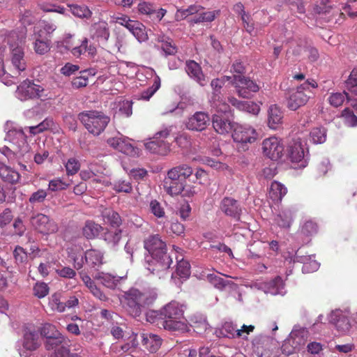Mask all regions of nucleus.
<instances>
[{"mask_svg":"<svg viewBox=\"0 0 357 357\" xmlns=\"http://www.w3.org/2000/svg\"><path fill=\"white\" fill-rule=\"evenodd\" d=\"M144 247L153 258V266L148 267L152 274L168 269L172 259L167 253V245L158 234L150 235L144 241Z\"/></svg>","mask_w":357,"mask_h":357,"instance_id":"f257e3e1","label":"nucleus"},{"mask_svg":"<svg viewBox=\"0 0 357 357\" xmlns=\"http://www.w3.org/2000/svg\"><path fill=\"white\" fill-rule=\"evenodd\" d=\"M157 296L155 291L152 289L140 291L136 288H131L124 292L121 302L129 314L136 318L141 315L146 305L153 303Z\"/></svg>","mask_w":357,"mask_h":357,"instance_id":"f03ea898","label":"nucleus"},{"mask_svg":"<svg viewBox=\"0 0 357 357\" xmlns=\"http://www.w3.org/2000/svg\"><path fill=\"white\" fill-rule=\"evenodd\" d=\"M192 174V169L187 165H182L172 168L167 172L164 180L165 190L170 195L190 196L191 191H188L185 184L187 178Z\"/></svg>","mask_w":357,"mask_h":357,"instance_id":"7ed1b4c3","label":"nucleus"},{"mask_svg":"<svg viewBox=\"0 0 357 357\" xmlns=\"http://www.w3.org/2000/svg\"><path fill=\"white\" fill-rule=\"evenodd\" d=\"M318 84L313 79H307L304 83L289 91L286 96L287 107L296 111L305 105L310 98L314 96L312 89H316Z\"/></svg>","mask_w":357,"mask_h":357,"instance_id":"20e7f679","label":"nucleus"},{"mask_svg":"<svg viewBox=\"0 0 357 357\" xmlns=\"http://www.w3.org/2000/svg\"><path fill=\"white\" fill-rule=\"evenodd\" d=\"M164 320L162 321V326L170 331L185 332L187 331V325L180 321L183 317V309L176 301H171L161 308Z\"/></svg>","mask_w":357,"mask_h":357,"instance_id":"39448f33","label":"nucleus"},{"mask_svg":"<svg viewBox=\"0 0 357 357\" xmlns=\"http://www.w3.org/2000/svg\"><path fill=\"white\" fill-rule=\"evenodd\" d=\"M84 128L93 135L102 132L110 121V118L101 111H83L77 116Z\"/></svg>","mask_w":357,"mask_h":357,"instance_id":"423d86ee","label":"nucleus"},{"mask_svg":"<svg viewBox=\"0 0 357 357\" xmlns=\"http://www.w3.org/2000/svg\"><path fill=\"white\" fill-rule=\"evenodd\" d=\"M130 141L129 138L119 133L116 137L108 138L107 143L110 147L126 155L132 157L137 156L139 153V149L134 146Z\"/></svg>","mask_w":357,"mask_h":357,"instance_id":"0eeeda50","label":"nucleus"},{"mask_svg":"<svg viewBox=\"0 0 357 357\" xmlns=\"http://www.w3.org/2000/svg\"><path fill=\"white\" fill-rule=\"evenodd\" d=\"M234 86L236 93L243 98H251L259 90V86L253 80L243 75L234 78Z\"/></svg>","mask_w":357,"mask_h":357,"instance_id":"6e6552de","label":"nucleus"},{"mask_svg":"<svg viewBox=\"0 0 357 357\" xmlns=\"http://www.w3.org/2000/svg\"><path fill=\"white\" fill-rule=\"evenodd\" d=\"M223 86L222 79L220 78H215L211 80V86L212 88V95L210 101L212 107L215 108L218 112L226 113L229 109V105L226 103L222 98L221 89Z\"/></svg>","mask_w":357,"mask_h":357,"instance_id":"1a4fd4ad","label":"nucleus"},{"mask_svg":"<svg viewBox=\"0 0 357 357\" xmlns=\"http://www.w3.org/2000/svg\"><path fill=\"white\" fill-rule=\"evenodd\" d=\"M287 155L292 162L300 163L301 167L307 164L308 151L301 141H294L289 145Z\"/></svg>","mask_w":357,"mask_h":357,"instance_id":"9d476101","label":"nucleus"},{"mask_svg":"<svg viewBox=\"0 0 357 357\" xmlns=\"http://www.w3.org/2000/svg\"><path fill=\"white\" fill-rule=\"evenodd\" d=\"M31 223L37 231L44 235L54 234L59 229L57 224L53 220L43 213H38L33 217Z\"/></svg>","mask_w":357,"mask_h":357,"instance_id":"9b49d317","label":"nucleus"},{"mask_svg":"<svg viewBox=\"0 0 357 357\" xmlns=\"http://www.w3.org/2000/svg\"><path fill=\"white\" fill-rule=\"evenodd\" d=\"M262 149L266 156L272 160H278L283 155L284 146L278 138L271 137L263 141Z\"/></svg>","mask_w":357,"mask_h":357,"instance_id":"f8f14e48","label":"nucleus"},{"mask_svg":"<svg viewBox=\"0 0 357 357\" xmlns=\"http://www.w3.org/2000/svg\"><path fill=\"white\" fill-rule=\"evenodd\" d=\"M255 353L257 357H278V349L269 343L266 337H257L252 342Z\"/></svg>","mask_w":357,"mask_h":357,"instance_id":"ddd939ff","label":"nucleus"},{"mask_svg":"<svg viewBox=\"0 0 357 357\" xmlns=\"http://www.w3.org/2000/svg\"><path fill=\"white\" fill-rule=\"evenodd\" d=\"M43 91L41 86L26 79L17 87V93L20 100H26L40 98Z\"/></svg>","mask_w":357,"mask_h":357,"instance_id":"4468645a","label":"nucleus"},{"mask_svg":"<svg viewBox=\"0 0 357 357\" xmlns=\"http://www.w3.org/2000/svg\"><path fill=\"white\" fill-rule=\"evenodd\" d=\"M23 348L29 351L37 350L41 345V337L39 331L34 327H26L23 330L22 338Z\"/></svg>","mask_w":357,"mask_h":357,"instance_id":"2eb2a0df","label":"nucleus"},{"mask_svg":"<svg viewBox=\"0 0 357 357\" xmlns=\"http://www.w3.org/2000/svg\"><path fill=\"white\" fill-rule=\"evenodd\" d=\"M210 120L208 113L197 112L187 119L185 128L189 130L202 132L208 127Z\"/></svg>","mask_w":357,"mask_h":357,"instance_id":"dca6fc26","label":"nucleus"},{"mask_svg":"<svg viewBox=\"0 0 357 357\" xmlns=\"http://www.w3.org/2000/svg\"><path fill=\"white\" fill-rule=\"evenodd\" d=\"M330 321L342 333H348L351 328L349 312L340 310H335L331 312Z\"/></svg>","mask_w":357,"mask_h":357,"instance_id":"f3484780","label":"nucleus"},{"mask_svg":"<svg viewBox=\"0 0 357 357\" xmlns=\"http://www.w3.org/2000/svg\"><path fill=\"white\" fill-rule=\"evenodd\" d=\"M257 137L255 130L250 126H237L234 128L232 138L237 143L251 144L255 142Z\"/></svg>","mask_w":357,"mask_h":357,"instance_id":"a211bd4d","label":"nucleus"},{"mask_svg":"<svg viewBox=\"0 0 357 357\" xmlns=\"http://www.w3.org/2000/svg\"><path fill=\"white\" fill-rule=\"evenodd\" d=\"M220 208L227 216L240 221L242 208L237 200L231 197H224L220 202Z\"/></svg>","mask_w":357,"mask_h":357,"instance_id":"6ab92c4d","label":"nucleus"},{"mask_svg":"<svg viewBox=\"0 0 357 357\" xmlns=\"http://www.w3.org/2000/svg\"><path fill=\"white\" fill-rule=\"evenodd\" d=\"M138 12L148 16L153 22H160L166 14V10L157 8L153 4L142 1L137 6Z\"/></svg>","mask_w":357,"mask_h":357,"instance_id":"aec40b11","label":"nucleus"},{"mask_svg":"<svg viewBox=\"0 0 357 357\" xmlns=\"http://www.w3.org/2000/svg\"><path fill=\"white\" fill-rule=\"evenodd\" d=\"M6 139L10 145L25 151L27 147L26 137L21 128H13L7 132Z\"/></svg>","mask_w":357,"mask_h":357,"instance_id":"412c9836","label":"nucleus"},{"mask_svg":"<svg viewBox=\"0 0 357 357\" xmlns=\"http://www.w3.org/2000/svg\"><path fill=\"white\" fill-rule=\"evenodd\" d=\"M10 60L13 66L18 71L22 72L26 68L24 49L20 45H10Z\"/></svg>","mask_w":357,"mask_h":357,"instance_id":"4be33fe9","label":"nucleus"},{"mask_svg":"<svg viewBox=\"0 0 357 357\" xmlns=\"http://www.w3.org/2000/svg\"><path fill=\"white\" fill-rule=\"evenodd\" d=\"M185 69L190 77L194 79L199 85L204 86L207 84V80L202 72L201 66L195 61H187L185 62Z\"/></svg>","mask_w":357,"mask_h":357,"instance_id":"5701e85b","label":"nucleus"},{"mask_svg":"<svg viewBox=\"0 0 357 357\" xmlns=\"http://www.w3.org/2000/svg\"><path fill=\"white\" fill-rule=\"evenodd\" d=\"M212 124L215 130L221 135L227 134L234 128V122L221 114H214L213 116Z\"/></svg>","mask_w":357,"mask_h":357,"instance_id":"b1692460","label":"nucleus"},{"mask_svg":"<svg viewBox=\"0 0 357 357\" xmlns=\"http://www.w3.org/2000/svg\"><path fill=\"white\" fill-rule=\"evenodd\" d=\"M228 101L238 109L253 115H257L260 111L259 105L252 101H241L234 97H229Z\"/></svg>","mask_w":357,"mask_h":357,"instance_id":"393cba45","label":"nucleus"},{"mask_svg":"<svg viewBox=\"0 0 357 357\" xmlns=\"http://www.w3.org/2000/svg\"><path fill=\"white\" fill-rule=\"evenodd\" d=\"M142 344L144 348L151 353H155L162 344L161 337L151 333H142Z\"/></svg>","mask_w":357,"mask_h":357,"instance_id":"a878e982","label":"nucleus"},{"mask_svg":"<svg viewBox=\"0 0 357 357\" xmlns=\"http://www.w3.org/2000/svg\"><path fill=\"white\" fill-rule=\"evenodd\" d=\"M145 147L153 153L167 155L170 151V145L163 139H153L145 143Z\"/></svg>","mask_w":357,"mask_h":357,"instance_id":"bb28decb","label":"nucleus"},{"mask_svg":"<svg viewBox=\"0 0 357 357\" xmlns=\"http://www.w3.org/2000/svg\"><path fill=\"white\" fill-rule=\"evenodd\" d=\"M296 217V210L294 208H282L277 217L275 222L282 228H289Z\"/></svg>","mask_w":357,"mask_h":357,"instance_id":"cd10ccee","label":"nucleus"},{"mask_svg":"<svg viewBox=\"0 0 357 357\" xmlns=\"http://www.w3.org/2000/svg\"><path fill=\"white\" fill-rule=\"evenodd\" d=\"M102 253L94 249L88 250L84 254V260L91 270L97 271L102 264Z\"/></svg>","mask_w":357,"mask_h":357,"instance_id":"c85d7f7f","label":"nucleus"},{"mask_svg":"<svg viewBox=\"0 0 357 357\" xmlns=\"http://www.w3.org/2000/svg\"><path fill=\"white\" fill-rule=\"evenodd\" d=\"M268 125L271 129L278 128L283 121V112L276 105L270 106L268 111Z\"/></svg>","mask_w":357,"mask_h":357,"instance_id":"c756f323","label":"nucleus"},{"mask_svg":"<svg viewBox=\"0 0 357 357\" xmlns=\"http://www.w3.org/2000/svg\"><path fill=\"white\" fill-rule=\"evenodd\" d=\"M0 178L6 183L15 184L20 180V174L10 166L0 162Z\"/></svg>","mask_w":357,"mask_h":357,"instance_id":"7c9ffc66","label":"nucleus"},{"mask_svg":"<svg viewBox=\"0 0 357 357\" xmlns=\"http://www.w3.org/2000/svg\"><path fill=\"white\" fill-rule=\"evenodd\" d=\"M104 230L103 227L93 220H86L82 227V235L87 239L96 238Z\"/></svg>","mask_w":357,"mask_h":357,"instance_id":"2f4dec72","label":"nucleus"},{"mask_svg":"<svg viewBox=\"0 0 357 357\" xmlns=\"http://www.w3.org/2000/svg\"><path fill=\"white\" fill-rule=\"evenodd\" d=\"M91 31L93 33V36L98 40L107 41L109 37V31L108 24L105 21H100L94 23L91 26Z\"/></svg>","mask_w":357,"mask_h":357,"instance_id":"473e14b6","label":"nucleus"},{"mask_svg":"<svg viewBox=\"0 0 357 357\" xmlns=\"http://www.w3.org/2000/svg\"><path fill=\"white\" fill-rule=\"evenodd\" d=\"M287 192V189L282 183L276 181L271 183L268 194L269 197L273 200V202H281Z\"/></svg>","mask_w":357,"mask_h":357,"instance_id":"72a5a7b5","label":"nucleus"},{"mask_svg":"<svg viewBox=\"0 0 357 357\" xmlns=\"http://www.w3.org/2000/svg\"><path fill=\"white\" fill-rule=\"evenodd\" d=\"M308 337V331L305 328H297L295 327L289 335V339L292 340V342L298 349L307 342Z\"/></svg>","mask_w":357,"mask_h":357,"instance_id":"f704fd0d","label":"nucleus"},{"mask_svg":"<svg viewBox=\"0 0 357 357\" xmlns=\"http://www.w3.org/2000/svg\"><path fill=\"white\" fill-rule=\"evenodd\" d=\"M190 321L194 331L199 334L206 332L209 327L206 317L202 314H193L190 317Z\"/></svg>","mask_w":357,"mask_h":357,"instance_id":"c9c22d12","label":"nucleus"},{"mask_svg":"<svg viewBox=\"0 0 357 357\" xmlns=\"http://www.w3.org/2000/svg\"><path fill=\"white\" fill-rule=\"evenodd\" d=\"M23 151L12 145L10 146H3L0 148V153L5 155L8 162L11 163L21 160L23 156Z\"/></svg>","mask_w":357,"mask_h":357,"instance_id":"e433bc0d","label":"nucleus"},{"mask_svg":"<svg viewBox=\"0 0 357 357\" xmlns=\"http://www.w3.org/2000/svg\"><path fill=\"white\" fill-rule=\"evenodd\" d=\"M94 278L100 282L105 287L109 289H114L119 281V277L105 273H97Z\"/></svg>","mask_w":357,"mask_h":357,"instance_id":"4c0bfd02","label":"nucleus"},{"mask_svg":"<svg viewBox=\"0 0 357 357\" xmlns=\"http://www.w3.org/2000/svg\"><path fill=\"white\" fill-rule=\"evenodd\" d=\"M128 30L139 42H144L148 40V35L145 30V26L138 21H134L130 24Z\"/></svg>","mask_w":357,"mask_h":357,"instance_id":"58836bf2","label":"nucleus"},{"mask_svg":"<svg viewBox=\"0 0 357 357\" xmlns=\"http://www.w3.org/2000/svg\"><path fill=\"white\" fill-rule=\"evenodd\" d=\"M121 229L119 228L107 229L103 233V239L107 244L111 245L112 246H115L119 243L121 238Z\"/></svg>","mask_w":357,"mask_h":357,"instance_id":"ea45409f","label":"nucleus"},{"mask_svg":"<svg viewBox=\"0 0 357 357\" xmlns=\"http://www.w3.org/2000/svg\"><path fill=\"white\" fill-rule=\"evenodd\" d=\"M102 216L103 219L109 222L112 227H119L122 220L121 216L116 211L110 208H105L102 211Z\"/></svg>","mask_w":357,"mask_h":357,"instance_id":"a19ab883","label":"nucleus"},{"mask_svg":"<svg viewBox=\"0 0 357 357\" xmlns=\"http://www.w3.org/2000/svg\"><path fill=\"white\" fill-rule=\"evenodd\" d=\"M220 334L228 338L241 337L240 329H237L232 322H225L220 330Z\"/></svg>","mask_w":357,"mask_h":357,"instance_id":"79ce46f5","label":"nucleus"},{"mask_svg":"<svg viewBox=\"0 0 357 357\" xmlns=\"http://www.w3.org/2000/svg\"><path fill=\"white\" fill-rule=\"evenodd\" d=\"M158 41L161 43V49L165 56L174 55L177 52L176 46L169 38L159 37Z\"/></svg>","mask_w":357,"mask_h":357,"instance_id":"37998d69","label":"nucleus"},{"mask_svg":"<svg viewBox=\"0 0 357 357\" xmlns=\"http://www.w3.org/2000/svg\"><path fill=\"white\" fill-rule=\"evenodd\" d=\"M62 345L67 346L66 340L64 336L61 333L58 335L53 336V337L46 340L45 347L47 350H54V351L60 348Z\"/></svg>","mask_w":357,"mask_h":357,"instance_id":"c03bdc74","label":"nucleus"},{"mask_svg":"<svg viewBox=\"0 0 357 357\" xmlns=\"http://www.w3.org/2000/svg\"><path fill=\"white\" fill-rule=\"evenodd\" d=\"M310 139L312 143L323 144L326 140V130L324 127H316L310 133Z\"/></svg>","mask_w":357,"mask_h":357,"instance_id":"a18cd8bd","label":"nucleus"},{"mask_svg":"<svg viewBox=\"0 0 357 357\" xmlns=\"http://www.w3.org/2000/svg\"><path fill=\"white\" fill-rule=\"evenodd\" d=\"M190 275V265L188 261L181 260L177 263L176 269L172 274V278L175 275L184 280L189 278Z\"/></svg>","mask_w":357,"mask_h":357,"instance_id":"49530a36","label":"nucleus"},{"mask_svg":"<svg viewBox=\"0 0 357 357\" xmlns=\"http://www.w3.org/2000/svg\"><path fill=\"white\" fill-rule=\"evenodd\" d=\"M69 7L73 15L76 17L86 19L91 17L92 12L85 5L71 4Z\"/></svg>","mask_w":357,"mask_h":357,"instance_id":"de8ad7c7","label":"nucleus"},{"mask_svg":"<svg viewBox=\"0 0 357 357\" xmlns=\"http://www.w3.org/2000/svg\"><path fill=\"white\" fill-rule=\"evenodd\" d=\"M160 86V79L156 76L151 86L137 95L138 100H149Z\"/></svg>","mask_w":357,"mask_h":357,"instance_id":"09e8293b","label":"nucleus"},{"mask_svg":"<svg viewBox=\"0 0 357 357\" xmlns=\"http://www.w3.org/2000/svg\"><path fill=\"white\" fill-rule=\"evenodd\" d=\"M345 98L347 99L349 102H351V100L349 98V94L347 92L333 93L328 97V102L331 105L337 107L343 104Z\"/></svg>","mask_w":357,"mask_h":357,"instance_id":"8fccbe9b","label":"nucleus"},{"mask_svg":"<svg viewBox=\"0 0 357 357\" xmlns=\"http://www.w3.org/2000/svg\"><path fill=\"white\" fill-rule=\"evenodd\" d=\"M284 288L282 279L278 276L267 283V291L271 294H280Z\"/></svg>","mask_w":357,"mask_h":357,"instance_id":"3c124183","label":"nucleus"},{"mask_svg":"<svg viewBox=\"0 0 357 357\" xmlns=\"http://www.w3.org/2000/svg\"><path fill=\"white\" fill-rule=\"evenodd\" d=\"M79 74V76L74 77L71 82L72 86L74 89L85 87L88 84L90 71L88 70H83L80 72Z\"/></svg>","mask_w":357,"mask_h":357,"instance_id":"603ef678","label":"nucleus"},{"mask_svg":"<svg viewBox=\"0 0 357 357\" xmlns=\"http://www.w3.org/2000/svg\"><path fill=\"white\" fill-rule=\"evenodd\" d=\"M51 42L50 40H43L40 36L36 38L34 50L38 54H44L50 50Z\"/></svg>","mask_w":357,"mask_h":357,"instance_id":"864d4df0","label":"nucleus"},{"mask_svg":"<svg viewBox=\"0 0 357 357\" xmlns=\"http://www.w3.org/2000/svg\"><path fill=\"white\" fill-rule=\"evenodd\" d=\"M13 257L15 259V262L16 264L23 265L28 260V255L25 250L20 246H15L13 252Z\"/></svg>","mask_w":357,"mask_h":357,"instance_id":"5fc2aeb1","label":"nucleus"},{"mask_svg":"<svg viewBox=\"0 0 357 357\" xmlns=\"http://www.w3.org/2000/svg\"><path fill=\"white\" fill-rule=\"evenodd\" d=\"M146 319L151 324H156L162 326V321L164 320L162 310L147 311L146 313Z\"/></svg>","mask_w":357,"mask_h":357,"instance_id":"6e6d98bb","label":"nucleus"},{"mask_svg":"<svg viewBox=\"0 0 357 357\" xmlns=\"http://www.w3.org/2000/svg\"><path fill=\"white\" fill-rule=\"evenodd\" d=\"M59 331L56 330L55 326L46 323L45 324L39 331V334L41 336H43L46 338V340L50 339L53 337V336L58 335Z\"/></svg>","mask_w":357,"mask_h":357,"instance_id":"4d7b16f0","label":"nucleus"},{"mask_svg":"<svg viewBox=\"0 0 357 357\" xmlns=\"http://www.w3.org/2000/svg\"><path fill=\"white\" fill-rule=\"evenodd\" d=\"M207 280L214 287L219 290H223L229 283V281L215 274H208L207 275Z\"/></svg>","mask_w":357,"mask_h":357,"instance_id":"13d9d810","label":"nucleus"},{"mask_svg":"<svg viewBox=\"0 0 357 357\" xmlns=\"http://www.w3.org/2000/svg\"><path fill=\"white\" fill-rule=\"evenodd\" d=\"M347 89L357 96V68H354L346 81Z\"/></svg>","mask_w":357,"mask_h":357,"instance_id":"bf43d9fd","label":"nucleus"},{"mask_svg":"<svg viewBox=\"0 0 357 357\" xmlns=\"http://www.w3.org/2000/svg\"><path fill=\"white\" fill-rule=\"evenodd\" d=\"M113 189L117 192L129 193L132 191V187L128 180L119 179L114 183Z\"/></svg>","mask_w":357,"mask_h":357,"instance_id":"052dcab7","label":"nucleus"},{"mask_svg":"<svg viewBox=\"0 0 357 357\" xmlns=\"http://www.w3.org/2000/svg\"><path fill=\"white\" fill-rule=\"evenodd\" d=\"M317 229L318 227L315 222L307 220L302 225L301 234L308 237L317 234Z\"/></svg>","mask_w":357,"mask_h":357,"instance_id":"680f3d73","label":"nucleus"},{"mask_svg":"<svg viewBox=\"0 0 357 357\" xmlns=\"http://www.w3.org/2000/svg\"><path fill=\"white\" fill-rule=\"evenodd\" d=\"M342 117L344 118L345 123L349 126H357V116L349 107L345 108L342 112Z\"/></svg>","mask_w":357,"mask_h":357,"instance_id":"e2e57ef3","label":"nucleus"},{"mask_svg":"<svg viewBox=\"0 0 357 357\" xmlns=\"http://www.w3.org/2000/svg\"><path fill=\"white\" fill-rule=\"evenodd\" d=\"M50 304L54 310H56L59 312H64L66 310L65 303L61 301V295L59 294H54L52 296Z\"/></svg>","mask_w":357,"mask_h":357,"instance_id":"0e129e2a","label":"nucleus"},{"mask_svg":"<svg viewBox=\"0 0 357 357\" xmlns=\"http://www.w3.org/2000/svg\"><path fill=\"white\" fill-rule=\"evenodd\" d=\"M150 211L157 218H164L165 212L161 204L156 199L151 200L149 204Z\"/></svg>","mask_w":357,"mask_h":357,"instance_id":"69168bd1","label":"nucleus"},{"mask_svg":"<svg viewBox=\"0 0 357 357\" xmlns=\"http://www.w3.org/2000/svg\"><path fill=\"white\" fill-rule=\"evenodd\" d=\"M65 167L68 175H74L79 170L80 164L77 159L71 158L66 163Z\"/></svg>","mask_w":357,"mask_h":357,"instance_id":"338daca9","label":"nucleus"},{"mask_svg":"<svg viewBox=\"0 0 357 357\" xmlns=\"http://www.w3.org/2000/svg\"><path fill=\"white\" fill-rule=\"evenodd\" d=\"M47 196V192L45 190L40 189L31 195L29 202L31 204H40L45 201Z\"/></svg>","mask_w":357,"mask_h":357,"instance_id":"774afa93","label":"nucleus"}]
</instances>
